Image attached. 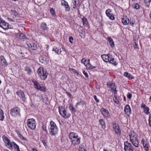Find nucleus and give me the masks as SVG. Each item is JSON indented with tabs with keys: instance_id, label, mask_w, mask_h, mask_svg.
<instances>
[{
	"instance_id": "nucleus-21",
	"label": "nucleus",
	"mask_w": 151,
	"mask_h": 151,
	"mask_svg": "<svg viewBox=\"0 0 151 151\" xmlns=\"http://www.w3.org/2000/svg\"><path fill=\"white\" fill-rule=\"evenodd\" d=\"M79 151H86V145L85 144L83 143L79 146Z\"/></svg>"
},
{
	"instance_id": "nucleus-27",
	"label": "nucleus",
	"mask_w": 151,
	"mask_h": 151,
	"mask_svg": "<svg viewBox=\"0 0 151 151\" xmlns=\"http://www.w3.org/2000/svg\"><path fill=\"white\" fill-rule=\"evenodd\" d=\"M143 146L144 149L145 151H149V145L147 142H145V144L143 145Z\"/></svg>"
},
{
	"instance_id": "nucleus-42",
	"label": "nucleus",
	"mask_w": 151,
	"mask_h": 151,
	"mask_svg": "<svg viewBox=\"0 0 151 151\" xmlns=\"http://www.w3.org/2000/svg\"><path fill=\"white\" fill-rule=\"evenodd\" d=\"M4 23H5V21L2 19L0 18V27H2L3 29H5L2 26V24H3Z\"/></svg>"
},
{
	"instance_id": "nucleus-64",
	"label": "nucleus",
	"mask_w": 151,
	"mask_h": 151,
	"mask_svg": "<svg viewBox=\"0 0 151 151\" xmlns=\"http://www.w3.org/2000/svg\"><path fill=\"white\" fill-rule=\"evenodd\" d=\"M84 58H83L82 59V60H81V63L84 64L85 65V63H84Z\"/></svg>"
},
{
	"instance_id": "nucleus-12",
	"label": "nucleus",
	"mask_w": 151,
	"mask_h": 151,
	"mask_svg": "<svg viewBox=\"0 0 151 151\" xmlns=\"http://www.w3.org/2000/svg\"><path fill=\"white\" fill-rule=\"evenodd\" d=\"M0 64L4 66H6L8 65L6 59L3 56H0Z\"/></svg>"
},
{
	"instance_id": "nucleus-48",
	"label": "nucleus",
	"mask_w": 151,
	"mask_h": 151,
	"mask_svg": "<svg viewBox=\"0 0 151 151\" xmlns=\"http://www.w3.org/2000/svg\"><path fill=\"white\" fill-rule=\"evenodd\" d=\"M133 44L134 46V48L135 49H138L139 48L138 47V46H137L138 44L136 42H134Z\"/></svg>"
},
{
	"instance_id": "nucleus-60",
	"label": "nucleus",
	"mask_w": 151,
	"mask_h": 151,
	"mask_svg": "<svg viewBox=\"0 0 151 151\" xmlns=\"http://www.w3.org/2000/svg\"><path fill=\"white\" fill-rule=\"evenodd\" d=\"M66 93L71 98L72 97V95L70 93L68 92H66Z\"/></svg>"
},
{
	"instance_id": "nucleus-23",
	"label": "nucleus",
	"mask_w": 151,
	"mask_h": 151,
	"mask_svg": "<svg viewBox=\"0 0 151 151\" xmlns=\"http://www.w3.org/2000/svg\"><path fill=\"white\" fill-rule=\"evenodd\" d=\"M99 123L101 126L102 128L104 129L106 127V124L105 121L103 119H101L99 120Z\"/></svg>"
},
{
	"instance_id": "nucleus-2",
	"label": "nucleus",
	"mask_w": 151,
	"mask_h": 151,
	"mask_svg": "<svg viewBox=\"0 0 151 151\" xmlns=\"http://www.w3.org/2000/svg\"><path fill=\"white\" fill-rule=\"evenodd\" d=\"M37 73L42 80H45L47 78L48 74L46 71L44 70L43 67H40L38 69Z\"/></svg>"
},
{
	"instance_id": "nucleus-32",
	"label": "nucleus",
	"mask_w": 151,
	"mask_h": 151,
	"mask_svg": "<svg viewBox=\"0 0 151 151\" xmlns=\"http://www.w3.org/2000/svg\"><path fill=\"white\" fill-rule=\"evenodd\" d=\"M124 75L125 76H126L129 79H132L133 78L132 77V76H131V74L127 72H125L124 73Z\"/></svg>"
},
{
	"instance_id": "nucleus-13",
	"label": "nucleus",
	"mask_w": 151,
	"mask_h": 151,
	"mask_svg": "<svg viewBox=\"0 0 151 151\" xmlns=\"http://www.w3.org/2000/svg\"><path fill=\"white\" fill-rule=\"evenodd\" d=\"M109 62L114 65H116L117 64V63L116 61L114 60V59L113 58V57L110 54H109Z\"/></svg>"
},
{
	"instance_id": "nucleus-44",
	"label": "nucleus",
	"mask_w": 151,
	"mask_h": 151,
	"mask_svg": "<svg viewBox=\"0 0 151 151\" xmlns=\"http://www.w3.org/2000/svg\"><path fill=\"white\" fill-rule=\"evenodd\" d=\"M151 1V0H144V2L146 4V6H149L150 3Z\"/></svg>"
},
{
	"instance_id": "nucleus-33",
	"label": "nucleus",
	"mask_w": 151,
	"mask_h": 151,
	"mask_svg": "<svg viewBox=\"0 0 151 151\" xmlns=\"http://www.w3.org/2000/svg\"><path fill=\"white\" fill-rule=\"evenodd\" d=\"M39 61L42 63H43L46 62V58L43 57H41L39 58Z\"/></svg>"
},
{
	"instance_id": "nucleus-19",
	"label": "nucleus",
	"mask_w": 151,
	"mask_h": 151,
	"mask_svg": "<svg viewBox=\"0 0 151 151\" xmlns=\"http://www.w3.org/2000/svg\"><path fill=\"white\" fill-rule=\"evenodd\" d=\"M78 136V134L76 133L71 132L69 135V137L70 141L73 140Z\"/></svg>"
},
{
	"instance_id": "nucleus-55",
	"label": "nucleus",
	"mask_w": 151,
	"mask_h": 151,
	"mask_svg": "<svg viewBox=\"0 0 151 151\" xmlns=\"http://www.w3.org/2000/svg\"><path fill=\"white\" fill-rule=\"evenodd\" d=\"M46 128V126L45 125H42V128L43 131H47Z\"/></svg>"
},
{
	"instance_id": "nucleus-3",
	"label": "nucleus",
	"mask_w": 151,
	"mask_h": 151,
	"mask_svg": "<svg viewBox=\"0 0 151 151\" xmlns=\"http://www.w3.org/2000/svg\"><path fill=\"white\" fill-rule=\"evenodd\" d=\"M27 126L32 130H35L36 128V124L35 120L34 119L32 118L27 120Z\"/></svg>"
},
{
	"instance_id": "nucleus-15",
	"label": "nucleus",
	"mask_w": 151,
	"mask_h": 151,
	"mask_svg": "<svg viewBox=\"0 0 151 151\" xmlns=\"http://www.w3.org/2000/svg\"><path fill=\"white\" fill-rule=\"evenodd\" d=\"M124 112L128 116L131 113V108L129 105H127L124 107Z\"/></svg>"
},
{
	"instance_id": "nucleus-29",
	"label": "nucleus",
	"mask_w": 151,
	"mask_h": 151,
	"mask_svg": "<svg viewBox=\"0 0 151 151\" xmlns=\"http://www.w3.org/2000/svg\"><path fill=\"white\" fill-rule=\"evenodd\" d=\"M24 70L25 71H27V74L29 75L32 72V70L29 67L26 66L25 67Z\"/></svg>"
},
{
	"instance_id": "nucleus-57",
	"label": "nucleus",
	"mask_w": 151,
	"mask_h": 151,
	"mask_svg": "<svg viewBox=\"0 0 151 151\" xmlns=\"http://www.w3.org/2000/svg\"><path fill=\"white\" fill-rule=\"evenodd\" d=\"M27 45L28 46V47L31 49H32V43H28L27 44Z\"/></svg>"
},
{
	"instance_id": "nucleus-28",
	"label": "nucleus",
	"mask_w": 151,
	"mask_h": 151,
	"mask_svg": "<svg viewBox=\"0 0 151 151\" xmlns=\"http://www.w3.org/2000/svg\"><path fill=\"white\" fill-rule=\"evenodd\" d=\"M4 118L3 111L0 108V120L3 121Z\"/></svg>"
},
{
	"instance_id": "nucleus-61",
	"label": "nucleus",
	"mask_w": 151,
	"mask_h": 151,
	"mask_svg": "<svg viewBox=\"0 0 151 151\" xmlns=\"http://www.w3.org/2000/svg\"><path fill=\"white\" fill-rule=\"evenodd\" d=\"M145 140L144 139L142 138V139L141 143L143 145H144V144H145V142H145Z\"/></svg>"
},
{
	"instance_id": "nucleus-5",
	"label": "nucleus",
	"mask_w": 151,
	"mask_h": 151,
	"mask_svg": "<svg viewBox=\"0 0 151 151\" xmlns=\"http://www.w3.org/2000/svg\"><path fill=\"white\" fill-rule=\"evenodd\" d=\"M59 110L60 114L65 118L67 119L70 116V114L69 113L68 114L64 108H59Z\"/></svg>"
},
{
	"instance_id": "nucleus-40",
	"label": "nucleus",
	"mask_w": 151,
	"mask_h": 151,
	"mask_svg": "<svg viewBox=\"0 0 151 151\" xmlns=\"http://www.w3.org/2000/svg\"><path fill=\"white\" fill-rule=\"evenodd\" d=\"M19 137H20V138L22 140H25L27 142H28V140L25 138L20 133H19L18 134Z\"/></svg>"
},
{
	"instance_id": "nucleus-52",
	"label": "nucleus",
	"mask_w": 151,
	"mask_h": 151,
	"mask_svg": "<svg viewBox=\"0 0 151 151\" xmlns=\"http://www.w3.org/2000/svg\"><path fill=\"white\" fill-rule=\"evenodd\" d=\"M132 95L131 93H128L127 94V97L129 99H130L132 97Z\"/></svg>"
},
{
	"instance_id": "nucleus-49",
	"label": "nucleus",
	"mask_w": 151,
	"mask_h": 151,
	"mask_svg": "<svg viewBox=\"0 0 151 151\" xmlns=\"http://www.w3.org/2000/svg\"><path fill=\"white\" fill-rule=\"evenodd\" d=\"M52 50L55 51V52H57L58 54H59V50L58 49L57 47L55 48H53L52 49Z\"/></svg>"
},
{
	"instance_id": "nucleus-46",
	"label": "nucleus",
	"mask_w": 151,
	"mask_h": 151,
	"mask_svg": "<svg viewBox=\"0 0 151 151\" xmlns=\"http://www.w3.org/2000/svg\"><path fill=\"white\" fill-rule=\"evenodd\" d=\"M2 26L3 27L4 26L6 27V28L4 27L5 29H7L8 28V24L5 22V23L2 24Z\"/></svg>"
},
{
	"instance_id": "nucleus-22",
	"label": "nucleus",
	"mask_w": 151,
	"mask_h": 151,
	"mask_svg": "<svg viewBox=\"0 0 151 151\" xmlns=\"http://www.w3.org/2000/svg\"><path fill=\"white\" fill-rule=\"evenodd\" d=\"M129 136L130 138V139L137 137V136L136 134L133 131H131L129 133Z\"/></svg>"
},
{
	"instance_id": "nucleus-26",
	"label": "nucleus",
	"mask_w": 151,
	"mask_h": 151,
	"mask_svg": "<svg viewBox=\"0 0 151 151\" xmlns=\"http://www.w3.org/2000/svg\"><path fill=\"white\" fill-rule=\"evenodd\" d=\"M122 22L124 24H128L129 22V20L126 17L122 19Z\"/></svg>"
},
{
	"instance_id": "nucleus-14",
	"label": "nucleus",
	"mask_w": 151,
	"mask_h": 151,
	"mask_svg": "<svg viewBox=\"0 0 151 151\" xmlns=\"http://www.w3.org/2000/svg\"><path fill=\"white\" fill-rule=\"evenodd\" d=\"M130 140L132 145L135 147H139V142L137 140V137L131 139Z\"/></svg>"
},
{
	"instance_id": "nucleus-24",
	"label": "nucleus",
	"mask_w": 151,
	"mask_h": 151,
	"mask_svg": "<svg viewBox=\"0 0 151 151\" xmlns=\"http://www.w3.org/2000/svg\"><path fill=\"white\" fill-rule=\"evenodd\" d=\"M107 40L109 41L110 45L111 47H113L114 46V42L113 39L111 37H109L107 38Z\"/></svg>"
},
{
	"instance_id": "nucleus-59",
	"label": "nucleus",
	"mask_w": 151,
	"mask_h": 151,
	"mask_svg": "<svg viewBox=\"0 0 151 151\" xmlns=\"http://www.w3.org/2000/svg\"><path fill=\"white\" fill-rule=\"evenodd\" d=\"M139 5L137 4H136L135 5V6L134 7V8L136 9H138L139 8Z\"/></svg>"
},
{
	"instance_id": "nucleus-18",
	"label": "nucleus",
	"mask_w": 151,
	"mask_h": 151,
	"mask_svg": "<svg viewBox=\"0 0 151 151\" xmlns=\"http://www.w3.org/2000/svg\"><path fill=\"white\" fill-rule=\"evenodd\" d=\"M2 138L6 146H9V145L11 144L10 140L5 135H4L2 137Z\"/></svg>"
},
{
	"instance_id": "nucleus-31",
	"label": "nucleus",
	"mask_w": 151,
	"mask_h": 151,
	"mask_svg": "<svg viewBox=\"0 0 151 151\" xmlns=\"http://www.w3.org/2000/svg\"><path fill=\"white\" fill-rule=\"evenodd\" d=\"M72 3L73 4V8L75 9L76 8V4L79 3V1L78 0H73Z\"/></svg>"
},
{
	"instance_id": "nucleus-30",
	"label": "nucleus",
	"mask_w": 151,
	"mask_h": 151,
	"mask_svg": "<svg viewBox=\"0 0 151 151\" xmlns=\"http://www.w3.org/2000/svg\"><path fill=\"white\" fill-rule=\"evenodd\" d=\"M85 66L87 68L90 70L96 68V67L93 66L90 63V62H89L86 65H85Z\"/></svg>"
},
{
	"instance_id": "nucleus-10",
	"label": "nucleus",
	"mask_w": 151,
	"mask_h": 151,
	"mask_svg": "<svg viewBox=\"0 0 151 151\" xmlns=\"http://www.w3.org/2000/svg\"><path fill=\"white\" fill-rule=\"evenodd\" d=\"M17 94L23 101H24L26 99L23 91H19L17 92Z\"/></svg>"
},
{
	"instance_id": "nucleus-16",
	"label": "nucleus",
	"mask_w": 151,
	"mask_h": 151,
	"mask_svg": "<svg viewBox=\"0 0 151 151\" xmlns=\"http://www.w3.org/2000/svg\"><path fill=\"white\" fill-rule=\"evenodd\" d=\"M80 140L81 138L78 136L76 138L70 141L73 145H78L80 143Z\"/></svg>"
},
{
	"instance_id": "nucleus-20",
	"label": "nucleus",
	"mask_w": 151,
	"mask_h": 151,
	"mask_svg": "<svg viewBox=\"0 0 151 151\" xmlns=\"http://www.w3.org/2000/svg\"><path fill=\"white\" fill-rule=\"evenodd\" d=\"M109 54L108 55L105 54L101 55V57L102 58L103 60L105 62H109Z\"/></svg>"
},
{
	"instance_id": "nucleus-62",
	"label": "nucleus",
	"mask_w": 151,
	"mask_h": 151,
	"mask_svg": "<svg viewBox=\"0 0 151 151\" xmlns=\"http://www.w3.org/2000/svg\"><path fill=\"white\" fill-rule=\"evenodd\" d=\"M141 106V107H143L144 109V108H145V107H147V106H146V105L144 104H142Z\"/></svg>"
},
{
	"instance_id": "nucleus-53",
	"label": "nucleus",
	"mask_w": 151,
	"mask_h": 151,
	"mask_svg": "<svg viewBox=\"0 0 151 151\" xmlns=\"http://www.w3.org/2000/svg\"><path fill=\"white\" fill-rule=\"evenodd\" d=\"M83 74L85 75V76H86V78H88V73H87V72H85V70H83Z\"/></svg>"
},
{
	"instance_id": "nucleus-56",
	"label": "nucleus",
	"mask_w": 151,
	"mask_h": 151,
	"mask_svg": "<svg viewBox=\"0 0 151 151\" xmlns=\"http://www.w3.org/2000/svg\"><path fill=\"white\" fill-rule=\"evenodd\" d=\"M69 40L70 42L72 43V41H73V37L72 36L70 37L69 38Z\"/></svg>"
},
{
	"instance_id": "nucleus-8",
	"label": "nucleus",
	"mask_w": 151,
	"mask_h": 151,
	"mask_svg": "<svg viewBox=\"0 0 151 151\" xmlns=\"http://www.w3.org/2000/svg\"><path fill=\"white\" fill-rule=\"evenodd\" d=\"M113 129L115 130L116 133L120 135L121 134V131L119 125L116 123L113 124Z\"/></svg>"
},
{
	"instance_id": "nucleus-11",
	"label": "nucleus",
	"mask_w": 151,
	"mask_h": 151,
	"mask_svg": "<svg viewBox=\"0 0 151 151\" xmlns=\"http://www.w3.org/2000/svg\"><path fill=\"white\" fill-rule=\"evenodd\" d=\"M103 115L105 117H109L110 116V114L108 111L104 108H102L101 110Z\"/></svg>"
},
{
	"instance_id": "nucleus-39",
	"label": "nucleus",
	"mask_w": 151,
	"mask_h": 151,
	"mask_svg": "<svg viewBox=\"0 0 151 151\" xmlns=\"http://www.w3.org/2000/svg\"><path fill=\"white\" fill-rule=\"evenodd\" d=\"M19 35V38L20 39H23L25 38V36L23 33H21Z\"/></svg>"
},
{
	"instance_id": "nucleus-63",
	"label": "nucleus",
	"mask_w": 151,
	"mask_h": 151,
	"mask_svg": "<svg viewBox=\"0 0 151 151\" xmlns=\"http://www.w3.org/2000/svg\"><path fill=\"white\" fill-rule=\"evenodd\" d=\"M41 141L42 142V143H43L44 145L45 146L46 145H47V144H46V143L45 142V141L44 139L41 140Z\"/></svg>"
},
{
	"instance_id": "nucleus-7",
	"label": "nucleus",
	"mask_w": 151,
	"mask_h": 151,
	"mask_svg": "<svg viewBox=\"0 0 151 151\" xmlns=\"http://www.w3.org/2000/svg\"><path fill=\"white\" fill-rule=\"evenodd\" d=\"M106 16L109 18L110 19L113 20L115 19V18L114 15L112 14L110 9H109L106 10Z\"/></svg>"
},
{
	"instance_id": "nucleus-38",
	"label": "nucleus",
	"mask_w": 151,
	"mask_h": 151,
	"mask_svg": "<svg viewBox=\"0 0 151 151\" xmlns=\"http://www.w3.org/2000/svg\"><path fill=\"white\" fill-rule=\"evenodd\" d=\"M32 49L33 50H36L37 49V46L35 43H32Z\"/></svg>"
},
{
	"instance_id": "nucleus-25",
	"label": "nucleus",
	"mask_w": 151,
	"mask_h": 151,
	"mask_svg": "<svg viewBox=\"0 0 151 151\" xmlns=\"http://www.w3.org/2000/svg\"><path fill=\"white\" fill-rule=\"evenodd\" d=\"M32 82L34 83V86L35 88L37 90L40 88V85L39 83L37 82V81H32Z\"/></svg>"
},
{
	"instance_id": "nucleus-6",
	"label": "nucleus",
	"mask_w": 151,
	"mask_h": 151,
	"mask_svg": "<svg viewBox=\"0 0 151 151\" xmlns=\"http://www.w3.org/2000/svg\"><path fill=\"white\" fill-rule=\"evenodd\" d=\"M124 149L125 151H133L134 149L132 145L127 141L124 142Z\"/></svg>"
},
{
	"instance_id": "nucleus-41",
	"label": "nucleus",
	"mask_w": 151,
	"mask_h": 151,
	"mask_svg": "<svg viewBox=\"0 0 151 151\" xmlns=\"http://www.w3.org/2000/svg\"><path fill=\"white\" fill-rule=\"evenodd\" d=\"M70 109L71 110L72 112L75 113L76 111V109L72 106L70 105L69 107Z\"/></svg>"
},
{
	"instance_id": "nucleus-47",
	"label": "nucleus",
	"mask_w": 151,
	"mask_h": 151,
	"mask_svg": "<svg viewBox=\"0 0 151 151\" xmlns=\"http://www.w3.org/2000/svg\"><path fill=\"white\" fill-rule=\"evenodd\" d=\"M11 11L12 12V14L14 15L15 17H16V16L18 15L17 12L16 11L14 10H12Z\"/></svg>"
},
{
	"instance_id": "nucleus-45",
	"label": "nucleus",
	"mask_w": 151,
	"mask_h": 151,
	"mask_svg": "<svg viewBox=\"0 0 151 151\" xmlns=\"http://www.w3.org/2000/svg\"><path fill=\"white\" fill-rule=\"evenodd\" d=\"M149 108L147 106L145 107V108L144 109V111L147 114H149Z\"/></svg>"
},
{
	"instance_id": "nucleus-43",
	"label": "nucleus",
	"mask_w": 151,
	"mask_h": 151,
	"mask_svg": "<svg viewBox=\"0 0 151 151\" xmlns=\"http://www.w3.org/2000/svg\"><path fill=\"white\" fill-rule=\"evenodd\" d=\"M50 12L53 16L55 15V11L54 10L53 8H50Z\"/></svg>"
},
{
	"instance_id": "nucleus-1",
	"label": "nucleus",
	"mask_w": 151,
	"mask_h": 151,
	"mask_svg": "<svg viewBox=\"0 0 151 151\" xmlns=\"http://www.w3.org/2000/svg\"><path fill=\"white\" fill-rule=\"evenodd\" d=\"M50 124V127L49 129V133L52 136L55 135L58 132V129L56 125L52 121H51Z\"/></svg>"
},
{
	"instance_id": "nucleus-34",
	"label": "nucleus",
	"mask_w": 151,
	"mask_h": 151,
	"mask_svg": "<svg viewBox=\"0 0 151 151\" xmlns=\"http://www.w3.org/2000/svg\"><path fill=\"white\" fill-rule=\"evenodd\" d=\"M115 93H116L115 92L114 93V97L113 98V100L115 103L116 104H118L119 101L117 97L116 96V95H115Z\"/></svg>"
},
{
	"instance_id": "nucleus-58",
	"label": "nucleus",
	"mask_w": 151,
	"mask_h": 151,
	"mask_svg": "<svg viewBox=\"0 0 151 151\" xmlns=\"http://www.w3.org/2000/svg\"><path fill=\"white\" fill-rule=\"evenodd\" d=\"M129 22H130V24L133 26V25L134 24L135 21H133L130 20V21Z\"/></svg>"
},
{
	"instance_id": "nucleus-54",
	"label": "nucleus",
	"mask_w": 151,
	"mask_h": 151,
	"mask_svg": "<svg viewBox=\"0 0 151 151\" xmlns=\"http://www.w3.org/2000/svg\"><path fill=\"white\" fill-rule=\"evenodd\" d=\"M94 99L97 103H99V100L97 99V97L96 95L94 96Z\"/></svg>"
},
{
	"instance_id": "nucleus-51",
	"label": "nucleus",
	"mask_w": 151,
	"mask_h": 151,
	"mask_svg": "<svg viewBox=\"0 0 151 151\" xmlns=\"http://www.w3.org/2000/svg\"><path fill=\"white\" fill-rule=\"evenodd\" d=\"M38 90H40V91H45V88L43 87H41L40 86V88H39Z\"/></svg>"
},
{
	"instance_id": "nucleus-4",
	"label": "nucleus",
	"mask_w": 151,
	"mask_h": 151,
	"mask_svg": "<svg viewBox=\"0 0 151 151\" xmlns=\"http://www.w3.org/2000/svg\"><path fill=\"white\" fill-rule=\"evenodd\" d=\"M10 114L12 116L14 117L20 116V109L17 107L13 108L11 110Z\"/></svg>"
},
{
	"instance_id": "nucleus-50",
	"label": "nucleus",
	"mask_w": 151,
	"mask_h": 151,
	"mask_svg": "<svg viewBox=\"0 0 151 151\" xmlns=\"http://www.w3.org/2000/svg\"><path fill=\"white\" fill-rule=\"evenodd\" d=\"M149 124L151 127V114L150 115L149 119Z\"/></svg>"
},
{
	"instance_id": "nucleus-35",
	"label": "nucleus",
	"mask_w": 151,
	"mask_h": 151,
	"mask_svg": "<svg viewBox=\"0 0 151 151\" xmlns=\"http://www.w3.org/2000/svg\"><path fill=\"white\" fill-rule=\"evenodd\" d=\"M82 21L84 25H86L88 23L87 19L84 17L82 19Z\"/></svg>"
},
{
	"instance_id": "nucleus-17",
	"label": "nucleus",
	"mask_w": 151,
	"mask_h": 151,
	"mask_svg": "<svg viewBox=\"0 0 151 151\" xmlns=\"http://www.w3.org/2000/svg\"><path fill=\"white\" fill-rule=\"evenodd\" d=\"M61 4L65 6L66 11H68L70 10V7L68 3L65 1L62 0L61 1Z\"/></svg>"
},
{
	"instance_id": "nucleus-9",
	"label": "nucleus",
	"mask_w": 151,
	"mask_h": 151,
	"mask_svg": "<svg viewBox=\"0 0 151 151\" xmlns=\"http://www.w3.org/2000/svg\"><path fill=\"white\" fill-rule=\"evenodd\" d=\"M13 148L16 150V151H20L19 146L17 145L14 142H12L11 144L9 145V148L10 150H12Z\"/></svg>"
},
{
	"instance_id": "nucleus-36",
	"label": "nucleus",
	"mask_w": 151,
	"mask_h": 151,
	"mask_svg": "<svg viewBox=\"0 0 151 151\" xmlns=\"http://www.w3.org/2000/svg\"><path fill=\"white\" fill-rule=\"evenodd\" d=\"M41 28L43 30H45L47 29V25L45 23H42L41 25Z\"/></svg>"
},
{
	"instance_id": "nucleus-37",
	"label": "nucleus",
	"mask_w": 151,
	"mask_h": 151,
	"mask_svg": "<svg viewBox=\"0 0 151 151\" xmlns=\"http://www.w3.org/2000/svg\"><path fill=\"white\" fill-rule=\"evenodd\" d=\"M84 104L85 103L84 102H83V101H81L79 102H78L76 104V105L75 106L76 108H77V106L78 105H81L83 107Z\"/></svg>"
}]
</instances>
